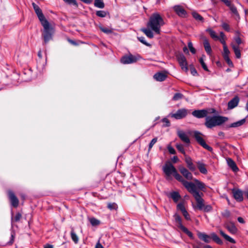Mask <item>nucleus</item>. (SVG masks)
I'll return each mask as SVG.
<instances>
[{"mask_svg":"<svg viewBox=\"0 0 248 248\" xmlns=\"http://www.w3.org/2000/svg\"><path fill=\"white\" fill-rule=\"evenodd\" d=\"M164 24V22L162 17L158 13H155L152 15L147 23V26L148 28H143L141 30L148 37L152 38L154 37L152 31L157 34H159L160 33V28Z\"/></svg>","mask_w":248,"mask_h":248,"instance_id":"nucleus-1","label":"nucleus"},{"mask_svg":"<svg viewBox=\"0 0 248 248\" xmlns=\"http://www.w3.org/2000/svg\"><path fill=\"white\" fill-rule=\"evenodd\" d=\"M229 118L221 115L207 116L205 118V126L208 128H212L216 126H220L227 122Z\"/></svg>","mask_w":248,"mask_h":248,"instance_id":"nucleus-2","label":"nucleus"},{"mask_svg":"<svg viewBox=\"0 0 248 248\" xmlns=\"http://www.w3.org/2000/svg\"><path fill=\"white\" fill-rule=\"evenodd\" d=\"M141 59L139 55H133L131 54L125 55L122 57L121 62L124 64H128L137 62Z\"/></svg>","mask_w":248,"mask_h":248,"instance_id":"nucleus-3","label":"nucleus"},{"mask_svg":"<svg viewBox=\"0 0 248 248\" xmlns=\"http://www.w3.org/2000/svg\"><path fill=\"white\" fill-rule=\"evenodd\" d=\"M190 193L192 194L193 197L195 199L197 205V207L200 210H202L203 208L204 204L203 203V200L202 198V193H200L199 192L197 191V189H195V187L189 191Z\"/></svg>","mask_w":248,"mask_h":248,"instance_id":"nucleus-4","label":"nucleus"},{"mask_svg":"<svg viewBox=\"0 0 248 248\" xmlns=\"http://www.w3.org/2000/svg\"><path fill=\"white\" fill-rule=\"evenodd\" d=\"M173 176L176 180L181 182L183 184L189 192L192 190V189L195 187V185H194L193 183L188 182L186 181L183 177L177 172V171L173 174Z\"/></svg>","mask_w":248,"mask_h":248,"instance_id":"nucleus-5","label":"nucleus"},{"mask_svg":"<svg viewBox=\"0 0 248 248\" xmlns=\"http://www.w3.org/2000/svg\"><path fill=\"white\" fill-rule=\"evenodd\" d=\"M202 134L198 131L193 132V136L197 141L205 149H207L208 151H211L212 148L206 144L202 138Z\"/></svg>","mask_w":248,"mask_h":248,"instance_id":"nucleus-6","label":"nucleus"},{"mask_svg":"<svg viewBox=\"0 0 248 248\" xmlns=\"http://www.w3.org/2000/svg\"><path fill=\"white\" fill-rule=\"evenodd\" d=\"M163 170L165 174L168 176L173 175L177 171L174 166L170 161H167L163 167Z\"/></svg>","mask_w":248,"mask_h":248,"instance_id":"nucleus-7","label":"nucleus"},{"mask_svg":"<svg viewBox=\"0 0 248 248\" xmlns=\"http://www.w3.org/2000/svg\"><path fill=\"white\" fill-rule=\"evenodd\" d=\"M177 60L182 70L187 73L189 71V68L186 57L182 54L177 56Z\"/></svg>","mask_w":248,"mask_h":248,"instance_id":"nucleus-8","label":"nucleus"},{"mask_svg":"<svg viewBox=\"0 0 248 248\" xmlns=\"http://www.w3.org/2000/svg\"><path fill=\"white\" fill-rule=\"evenodd\" d=\"M46 26L45 24H42L44 29L43 33V37L46 43L49 41L52 38L51 33L50 32V26L48 22H46Z\"/></svg>","mask_w":248,"mask_h":248,"instance_id":"nucleus-9","label":"nucleus"},{"mask_svg":"<svg viewBox=\"0 0 248 248\" xmlns=\"http://www.w3.org/2000/svg\"><path fill=\"white\" fill-rule=\"evenodd\" d=\"M187 114V110L185 108L178 109L175 113L170 114L171 117L179 120L185 118Z\"/></svg>","mask_w":248,"mask_h":248,"instance_id":"nucleus-10","label":"nucleus"},{"mask_svg":"<svg viewBox=\"0 0 248 248\" xmlns=\"http://www.w3.org/2000/svg\"><path fill=\"white\" fill-rule=\"evenodd\" d=\"M208 111L206 109L195 110L192 112L193 116L197 118H202L207 117Z\"/></svg>","mask_w":248,"mask_h":248,"instance_id":"nucleus-11","label":"nucleus"},{"mask_svg":"<svg viewBox=\"0 0 248 248\" xmlns=\"http://www.w3.org/2000/svg\"><path fill=\"white\" fill-rule=\"evenodd\" d=\"M8 194L12 206L15 207H17L19 204V201L14 192L11 190H9Z\"/></svg>","mask_w":248,"mask_h":248,"instance_id":"nucleus-12","label":"nucleus"},{"mask_svg":"<svg viewBox=\"0 0 248 248\" xmlns=\"http://www.w3.org/2000/svg\"><path fill=\"white\" fill-rule=\"evenodd\" d=\"M179 170L181 173L185 177V178L188 180H192L193 176L192 173L188 171L186 168L183 166H180Z\"/></svg>","mask_w":248,"mask_h":248,"instance_id":"nucleus-13","label":"nucleus"},{"mask_svg":"<svg viewBox=\"0 0 248 248\" xmlns=\"http://www.w3.org/2000/svg\"><path fill=\"white\" fill-rule=\"evenodd\" d=\"M177 134L179 138L182 141L186 143H189L190 142V140L188 136L184 131L181 130H177Z\"/></svg>","mask_w":248,"mask_h":248,"instance_id":"nucleus-14","label":"nucleus"},{"mask_svg":"<svg viewBox=\"0 0 248 248\" xmlns=\"http://www.w3.org/2000/svg\"><path fill=\"white\" fill-rule=\"evenodd\" d=\"M225 227L230 233L233 234H236L238 231L237 228L232 222L227 223L225 224Z\"/></svg>","mask_w":248,"mask_h":248,"instance_id":"nucleus-15","label":"nucleus"},{"mask_svg":"<svg viewBox=\"0 0 248 248\" xmlns=\"http://www.w3.org/2000/svg\"><path fill=\"white\" fill-rule=\"evenodd\" d=\"M173 9L176 13L180 16L185 17L186 15V12L181 6L176 5L174 6Z\"/></svg>","mask_w":248,"mask_h":248,"instance_id":"nucleus-16","label":"nucleus"},{"mask_svg":"<svg viewBox=\"0 0 248 248\" xmlns=\"http://www.w3.org/2000/svg\"><path fill=\"white\" fill-rule=\"evenodd\" d=\"M233 197L238 202H241L243 200V193L242 191L239 189L232 190Z\"/></svg>","mask_w":248,"mask_h":248,"instance_id":"nucleus-17","label":"nucleus"},{"mask_svg":"<svg viewBox=\"0 0 248 248\" xmlns=\"http://www.w3.org/2000/svg\"><path fill=\"white\" fill-rule=\"evenodd\" d=\"M35 12L36 14L37 15V16L40 21L41 22V24H45L46 26V22H47L48 21L44 16L41 9L37 11H35Z\"/></svg>","mask_w":248,"mask_h":248,"instance_id":"nucleus-18","label":"nucleus"},{"mask_svg":"<svg viewBox=\"0 0 248 248\" xmlns=\"http://www.w3.org/2000/svg\"><path fill=\"white\" fill-rule=\"evenodd\" d=\"M198 237L204 241L206 243H210L211 240V236H209L204 233L198 232Z\"/></svg>","mask_w":248,"mask_h":248,"instance_id":"nucleus-19","label":"nucleus"},{"mask_svg":"<svg viewBox=\"0 0 248 248\" xmlns=\"http://www.w3.org/2000/svg\"><path fill=\"white\" fill-rule=\"evenodd\" d=\"M239 102V98L238 97H235L230 100L228 104V108L229 109H232L236 107Z\"/></svg>","mask_w":248,"mask_h":248,"instance_id":"nucleus-20","label":"nucleus"},{"mask_svg":"<svg viewBox=\"0 0 248 248\" xmlns=\"http://www.w3.org/2000/svg\"><path fill=\"white\" fill-rule=\"evenodd\" d=\"M202 38L203 40V46L205 51L208 54H210L211 52L212 49L208 40L203 36H202Z\"/></svg>","mask_w":248,"mask_h":248,"instance_id":"nucleus-21","label":"nucleus"},{"mask_svg":"<svg viewBox=\"0 0 248 248\" xmlns=\"http://www.w3.org/2000/svg\"><path fill=\"white\" fill-rule=\"evenodd\" d=\"M185 161L187 164V167L189 168L190 170L191 171H194L195 170V167L194 166L191 158L185 155Z\"/></svg>","mask_w":248,"mask_h":248,"instance_id":"nucleus-22","label":"nucleus"},{"mask_svg":"<svg viewBox=\"0 0 248 248\" xmlns=\"http://www.w3.org/2000/svg\"><path fill=\"white\" fill-rule=\"evenodd\" d=\"M196 164L198 169L202 173L204 174H207V170L206 169L205 165L204 163L200 161H198L196 162Z\"/></svg>","mask_w":248,"mask_h":248,"instance_id":"nucleus-23","label":"nucleus"},{"mask_svg":"<svg viewBox=\"0 0 248 248\" xmlns=\"http://www.w3.org/2000/svg\"><path fill=\"white\" fill-rule=\"evenodd\" d=\"M227 161L229 166L234 171H236L238 170V167L232 159L228 158L227 159Z\"/></svg>","mask_w":248,"mask_h":248,"instance_id":"nucleus-24","label":"nucleus"},{"mask_svg":"<svg viewBox=\"0 0 248 248\" xmlns=\"http://www.w3.org/2000/svg\"><path fill=\"white\" fill-rule=\"evenodd\" d=\"M231 46L234 51L236 57L238 59L240 58L241 52L239 46L235 45L233 43H232Z\"/></svg>","mask_w":248,"mask_h":248,"instance_id":"nucleus-25","label":"nucleus"},{"mask_svg":"<svg viewBox=\"0 0 248 248\" xmlns=\"http://www.w3.org/2000/svg\"><path fill=\"white\" fill-rule=\"evenodd\" d=\"M194 181L195 183H193L194 185H195V189H196V188H198L199 189L203 190V189L205 188V185L202 182L200 181L198 179H194Z\"/></svg>","mask_w":248,"mask_h":248,"instance_id":"nucleus-26","label":"nucleus"},{"mask_svg":"<svg viewBox=\"0 0 248 248\" xmlns=\"http://www.w3.org/2000/svg\"><path fill=\"white\" fill-rule=\"evenodd\" d=\"M246 122V119L244 118V119H243L240 121H238L236 122H234L233 123H232V124H231L229 126V127H239L242 125H243Z\"/></svg>","mask_w":248,"mask_h":248,"instance_id":"nucleus-27","label":"nucleus"},{"mask_svg":"<svg viewBox=\"0 0 248 248\" xmlns=\"http://www.w3.org/2000/svg\"><path fill=\"white\" fill-rule=\"evenodd\" d=\"M235 36L234 37L233 39H234V41L235 42V43L237 45V46H238L239 45H240L242 43V41L240 38L241 34L238 31H236L235 32Z\"/></svg>","mask_w":248,"mask_h":248,"instance_id":"nucleus-28","label":"nucleus"},{"mask_svg":"<svg viewBox=\"0 0 248 248\" xmlns=\"http://www.w3.org/2000/svg\"><path fill=\"white\" fill-rule=\"evenodd\" d=\"M219 232L220 234L225 239V240L232 243H235V241L233 238L225 234L222 230H220Z\"/></svg>","mask_w":248,"mask_h":248,"instance_id":"nucleus-29","label":"nucleus"},{"mask_svg":"<svg viewBox=\"0 0 248 248\" xmlns=\"http://www.w3.org/2000/svg\"><path fill=\"white\" fill-rule=\"evenodd\" d=\"M206 31H207L210 36L215 40H218L219 39V36H217V35L216 34V32L212 30L211 29H207L206 30Z\"/></svg>","mask_w":248,"mask_h":248,"instance_id":"nucleus-30","label":"nucleus"},{"mask_svg":"<svg viewBox=\"0 0 248 248\" xmlns=\"http://www.w3.org/2000/svg\"><path fill=\"white\" fill-rule=\"evenodd\" d=\"M169 76V73L166 71L159 72L155 74L153 78H167Z\"/></svg>","mask_w":248,"mask_h":248,"instance_id":"nucleus-31","label":"nucleus"},{"mask_svg":"<svg viewBox=\"0 0 248 248\" xmlns=\"http://www.w3.org/2000/svg\"><path fill=\"white\" fill-rule=\"evenodd\" d=\"M174 217L175 218V220L176 222L177 223L178 227L180 229H182V227L181 226H184L182 225V220H181V217L178 214H175L174 215Z\"/></svg>","mask_w":248,"mask_h":248,"instance_id":"nucleus-32","label":"nucleus"},{"mask_svg":"<svg viewBox=\"0 0 248 248\" xmlns=\"http://www.w3.org/2000/svg\"><path fill=\"white\" fill-rule=\"evenodd\" d=\"M211 238L217 244L221 245L223 244L222 241L219 238V237L215 233H212L211 234Z\"/></svg>","mask_w":248,"mask_h":248,"instance_id":"nucleus-33","label":"nucleus"},{"mask_svg":"<svg viewBox=\"0 0 248 248\" xmlns=\"http://www.w3.org/2000/svg\"><path fill=\"white\" fill-rule=\"evenodd\" d=\"M226 37L225 34L223 32H220V37H219V39L220 43L223 45V46H227L226 44Z\"/></svg>","mask_w":248,"mask_h":248,"instance_id":"nucleus-34","label":"nucleus"},{"mask_svg":"<svg viewBox=\"0 0 248 248\" xmlns=\"http://www.w3.org/2000/svg\"><path fill=\"white\" fill-rule=\"evenodd\" d=\"M170 197L174 202H177L180 198V195L177 192H173L170 193Z\"/></svg>","mask_w":248,"mask_h":248,"instance_id":"nucleus-35","label":"nucleus"},{"mask_svg":"<svg viewBox=\"0 0 248 248\" xmlns=\"http://www.w3.org/2000/svg\"><path fill=\"white\" fill-rule=\"evenodd\" d=\"M71 237L72 240L74 242L75 244H77L78 242V235L76 234L74 231V229L72 228V230L71 232Z\"/></svg>","mask_w":248,"mask_h":248,"instance_id":"nucleus-36","label":"nucleus"},{"mask_svg":"<svg viewBox=\"0 0 248 248\" xmlns=\"http://www.w3.org/2000/svg\"><path fill=\"white\" fill-rule=\"evenodd\" d=\"M94 5L95 7L103 8L104 7V3L103 0H95Z\"/></svg>","mask_w":248,"mask_h":248,"instance_id":"nucleus-37","label":"nucleus"},{"mask_svg":"<svg viewBox=\"0 0 248 248\" xmlns=\"http://www.w3.org/2000/svg\"><path fill=\"white\" fill-rule=\"evenodd\" d=\"M192 15L193 17L196 20H197L198 21H203V17L201 15H200L198 13H197L195 12H192Z\"/></svg>","mask_w":248,"mask_h":248,"instance_id":"nucleus-38","label":"nucleus"},{"mask_svg":"<svg viewBox=\"0 0 248 248\" xmlns=\"http://www.w3.org/2000/svg\"><path fill=\"white\" fill-rule=\"evenodd\" d=\"M90 222L91 224L93 226H97L100 223V221L99 220L93 217L91 218L90 219Z\"/></svg>","mask_w":248,"mask_h":248,"instance_id":"nucleus-39","label":"nucleus"},{"mask_svg":"<svg viewBox=\"0 0 248 248\" xmlns=\"http://www.w3.org/2000/svg\"><path fill=\"white\" fill-rule=\"evenodd\" d=\"M189 70L190 71L192 76H197L198 75L197 72L195 68L192 65H190L188 67Z\"/></svg>","mask_w":248,"mask_h":248,"instance_id":"nucleus-40","label":"nucleus"},{"mask_svg":"<svg viewBox=\"0 0 248 248\" xmlns=\"http://www.w3.org/2000/svg\"><path fill=\"white\" fill-rule=\"evenodd\" d=\"M203 57H205L204 55H203L202 57L200 59L199 61L203 69L205 71H208L207 67L204 62Z\"/></svg>","mask_w":248,"mask_h":248,"instance_id":"nucleus-41","label":"nucleus"},{"mask_svg":"<svg viewBox=\"0 0 248 248\" xmlns=\"http://www.w3.org/2000/svg\"><path fill=\"white\" fill-rule=\"evenodd\" d=\"M176 147L177 150L179 152H180L182 154H183L185 155H186V152L185 151V150H184V147H183V145L182 144H176Z\"/></svg>","mask_w":248,"mask_h":248,"instance_id":"nucleus-42","label":"nucleus"},{"mask_svg":"<svg viewBox=\"0 0 248 248\" xmlns=\"http://www.w3.org/2000/svg\"><path fill=\"white\" fill-rule=\"evenodd\" d=\"M183 97V95L182 93H176L174 95L172 100L174 101H177L182 98Z\"/></svg>","mask_w":248,"mask_h":248,"instance_id":"nucleus-43","label":"nucleus"},{"mask_svg":"<svg viewBox=\"0 0 248 248\" xmlns=\"http://www.w3.org/2000/svg\"><path fill=\"white\" fill-rule=\"evenodd\" d=\"M182 229H181L183 232L186 233L188 236L190 237H192L193 236V234L192 232L188 230L187 228H186L185 226H181Z\"/></svg>","mask_w":248,"mask_h":248,"instance_id":"nucleus-44","label":"nucleus"},{"mask_svg":"<svg viewBox=\"0 0 248 248\" xmlns=\"http://www.w3.org/2000/svg\"><path fill=\"white\" fill-rule=\"evenodd\" d=\"M100 29L102 31L104 32L105 33L110 34V33H112V29L107 28H104L103 27H101L100 28Z\"/></svg>","mask_w":248,"mask_h":248,"instance_id":"nucleus-45","label":"nucleus"},{"mask_svg":"<svg viewBox=\"0 0 248 248\" xmlns=\"http://www.w3.org/2000/svg\"><path fill=\"white\" fill-rule=\"evenodd\" d=\"M223 57L226 56H229L230 53V52L229 49L227 47V46H223Z\"/></svg>","mask_w":248,"mask_h":248,"instance_id":"nucleus-46","label":"nucleus"},{"mask_svg":"<svg viewBox=\"0 0 248 248\" xmlns=\"http://www.w3.org/2000/svg\"><path fill=\"white\" fill-rule=\"evenodd\" d=\"M188 47L192 53L195 54L196 53V49L193 46V44L191 42H189L188 43Z\"/></svg>","mask_w":248,"mask_h":248,"instance_id":"nucleus-47","label":"nucleus"},{"mask_svg":"<svg viewBox=\"0 0 248 248\" xmlns=\"http://www.w3.org/2000/svg\"><path fill=\"white\" fill-rule=\"evenodd\" d=\"M227 6L229 7L230 10L233 13L235 14H237V11L236 8L232 4L231 2L230 3V5Z\"/></svg>","mask_w":248,"mask_h":248,"instance_id":"nucleus-48","label":"nucleus"},{"mask_svg":"<svg viewBox=\"0 0 248 248\" xmlns=\"http://www.w3.org/2000/svg\"><path fill=\"white\" fill-rule=\"evenodd\" d=\"M108 207L110 210H114L117 208V205L115 203H109L108 204Z\"/></svg>","mask_w":248,"mask_h":248,"instance_id":"nucleus-49","label":"nucleus"},{"mask_svg":"<svg viewBox=\"0 0 248 248\" xmlns=\"http://www.w3.org/2000/svg\"><path fill=\"white\" fill-rule=\"evenodd\" d=\"M157 140V138H155L151 140V141L150 142V143L149 145V149H148L149 151H150L152 149V148L153 147L154 145L156 142Z\"/></svg>","mask_w":248,"mask_h":248,"instance_id":"nucleus-50","label":"nucleus"},{"mask_svg":"<svg viewBox=\"0 0 248 248\" xmlns=\"http://www.w3.org/2000/svg\"><path fill=\"white\" fill-rule=\"evenodd\" d=\"M212 210V207L210 205H204L202 211L205 212H210Z\"/></svg>","mask_w":248,"mask_h":248,"instance_id":"nucleus-51","label":"nucleus"},{"mask_svg":"<svg viewBox=\"0 0 248 248\" xmlns=\"http://www.w3.org/2000/svg\"><path fill=\"white\" fill-rule=\"evenodd\" d=\"M106 13L104 11H98L96 12V15L99 17H104L106 16Z\"/></svg>","mask_w":248,"mask_h":248,"instance_id":"nucleus-52","label":"nucleus"},{"mask_svg":"<svg viewBox=\"0 0 248 248\" xmlns=\"http://www.w3.org/2000/svg\"><path fill=\"white\" fill-rule=\"evenodd\" d=\"M22 217V215L20 213H17L16 214L15 217H14V218H12V221L14 220L16 222H17L20 220Z\"/></svg>","mask_w":248,"mask_h":248,"instance_id":"nucleus-53","label":"nucleus"},{"mask_svg":"<svg viewBox=\"0 0 248 248\" xmlns=\"http://www.w3.org/2000/svg\"><path fill=\"white\" fill-rule=\"evenodd\" d=\"M177 207V209L180 210L182 212V213L184 212L186 210L183 203H180L178 204Z\"/></svg>","mask_w":248,"mask_h":248,"instance_id":"nucleus-54","label":"nucleus"},{"mask_svg":"<svg viewBox=\"0 0 248 248\" xmlns=\"http://www.w3.org/2000/svg\"><path fill=\"white\" fill-rule=\"evenodd\" d=\"M162 122L164 123L163 126L168 127L170 125V122L167 118H164L162 119Z\"/></svg>","mask_w":248,"mask_h":248,"instance_id":"nucleus-55","label":"nucleus"},{"mask_svg":"<svg viewBox=\"0 0 248 248\" xmlns=\"http://www.w3.org/2000/svg\"><path fill=\"white\" fill-rule=\"evenodd\" d=\"M222 215L223 217H226V218H228L230 216V212L229 210H224L222 213Z\"/></svg>","mask_w":248,"mask_h":248,"instance_id":"nucleus-56","label":"nucleus"},{"mask_svg":"<svg viewBox=\"0 0 248 248\" xmlns=\"http://www.w3.org/2000/svg\"><path fill=\"white\" fill-rule=\"evenodd\" d=\"M168 150L169 153L171 154H176V152L174 149L170 145L168 146Z\"/></svg>","mask_w":248,"mask_h":248,"instance_id":"nucleus-57","label":"nucleus"},{"mask_svg":"<svg viewBox=\"0 0 248 248\" xmlns=\"http://www.w3.org/2000/svg\"><path fill=\"white\" fill-rule=\"evenodd\" d=\"M65 2L68 3V4H72L76 6H78V4L76 1V0H63Z\"/></svg>","mask_w":248,"mask_h":248,"instance_id":"nucleus-58","label":"nucleus"},{"mask_svg":"<svg viewBox=\"0 0 248 248\" xmlns=\"http://www.w3.org/2000/svg\"><path fill=\"white\" fill-rule=\"evenodd\" d=\"M138 39H139V41L140 42H141L142 43H143V44H144L147 46H149V44L147 43L144 37H139Z\"/></svg>","mask_w":248,"mask_h":248,"instance_id":"nucleus-59","label":"nucleus"},{"mask_svg":"<svg viewBox=\"0 0 248 248\" xmlns=\"http://www.w3.org/2000/svg\"><path fill=\"white\" fill-rule=\"evenodd\" d=\"M222 27L226 31H230V26L226 23H223L222 24Z\"/></svg>","mask_w":248,"mask_h":248,"instance_id":"nucleus-60","label":"nucleus"},{"mask_svg":"<svg viewBox=\"0 0 248 248\" xmlns=\"http://www.w3.org/2000/svg\"><path fill=\"white\" fill-rule=\"evenodd\" d=\"M224 60H225V61L227 62V63L230 65V66H232V61H231L230 58H229V56H226V57H224Z\"/></svg>","mask_w":248,"mask_h":248,"instance_id":"nucleus-61","label":"nucleus"},{"mask_svg":"<svg viewBox=\"0 0 248 248\" xmlns=\"http://www.w3.org/2000/svg\"><path fill=\"white\" fill-rule=\"evenodd\" d=\"M182 214L186 220H190L189 215L186 210L183 212Z\"/></svg>","mask_w":248,"mask_h":248,"instance_id":"nucleus-62","label":"nucleus"},{"mask_svg":"<svg viewBox=\"0 0 248 248\" xmlns=\"http://www.w3.org/2000/svg\"><path fill=\"white\" fill-rule=\"evenodd\" d=\"M15 238V233H12L11 234V237L10 241L8 242L9 245H11L13 243Z\"/></svg>","mask_w":248,"mask_h":248,"instance_id":"nucleus-63","label":"nucleus"},{"mask_svg":"<svg viewBox=\"0 0 248 248\" xmlns=\"http://www.w3.org/2000/svg\"><path fill=\"white\" fill-rule=\"evenodd\" d=\"M95 248H104V247H103V246L100 244V242L98 241L96 245H95Z\"/></svg>","mask_w":248,"mask_h":248,"instance_id":"nucleus-64","label":"nucleus"}]
</instances>
